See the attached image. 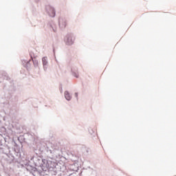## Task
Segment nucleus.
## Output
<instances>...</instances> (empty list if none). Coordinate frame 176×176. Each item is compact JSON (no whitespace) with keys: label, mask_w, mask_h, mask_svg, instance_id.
I'll return each instance as SVG.
<instances>
[{"label":"nucleus","mask_w":176,"mask_h":176,"mask_svg":"<svg viewBox=\"0 0 176 176\" xmlns=\"http://www.w3.org/2000/svg\"><path fill=\"white\" fill-rule=\"evenodd\" d=\"M74 41H75V38L72 35H67L65 39V42L67 45H72L74 43Z\"/></svg>","instance_id":"obj_1"},{"label":"nucleus","mask_w":176,"mask_h":176,"mask_svg":"<svg viewBox=\"0 0 176 176\" xmlns=\"http://www.w3.org/2000/svg\"><path fill=\"white\" fill-rule=\"evenodd\" d=\"M59 25L60 28H65L67 27V21H60Z\"/></svg>","instance_id":"obj_2"},{"label":"nucleus","mask_w":176,"mask_h":176,"mask_svg":"<svg viewBox=\"0 0 176 176\" xmlns=\"http://www.w3.org/2000/svg\"><path fill=\"white\" fill-rule=\"evenodd\" d=\"M48 13L51 17H54V16H56V12L54 11V8H50V11H48Z\"/></svg>","instance_id":"obj_3"},{"label":"nucleus","mask_w":176,"mask_h":176,"mask_svg":"<svg viewBox=\"0 0 176 176\" xmlns=\"http://www.w3.org/2000/svg\"><path fill=\"white\" fill-rule=\"evenodd\" d=\"M65 97L67 101H69L71 100V96L69 95V93L68 91H65Z\"/></svg>","instance_id":"obj_4"},{"label":"nucleus","mask_w":176,"mask_h":176,"mask_svg":"<svg viewBox=\"0 0 176 176\" xmlns=\"http://www.w3.org/2000/svg\"><path fill=\"white\" fill-rule=\"evenodd\" d=\"M43 65H46L47 64V58L46 57L43 58Z\"/></svg>","instance_id":"obj_5"},{"label":"nucleus","mask_w":176,"mask_h":176,"mask_svg":"<svg viewBox=\"0 0 176 176\" xmlns=\"http://www.w3.org/2000/svg\"><path fill=\"white\" fill-rule=\"evenodd\" d=\"M34 65H38V60H33Z\"/></svg>","instance_id":"obj_6"},{"label":"nucleus","mask_w":176,"mask_h":176,"mask_svg":"<svg viewBox=\"0 0 176 176\" xmlns=\"http://www.w3.org/2000/svg\"><path fill=\"white\" fill-rule=\"evenodd\" d=\"M76 97H78V94L76 93Z\"/></svg>","instance_id":"obj_7"}]
</instances>
